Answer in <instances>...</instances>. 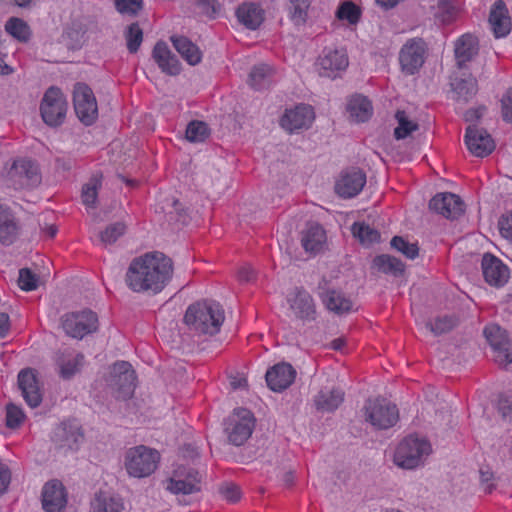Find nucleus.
Masks as SVG:
<instances>
[{
    "instance_id": "f257e3e1",
    "label": "nucleus",
    "mask_w": 512,
    "mask_h": 512,
    "mask_svg": "<svg viewBox=\"0 0 512 512\" xmlns=\"http://www.w3.org/2000/svg\"><path fill=\"white\" fill-rule=\"evenodd\" d=\"M173 271L171 258L159 251L147 252L131 261L125 282L133 292L157 294L170 282Z\"/></svg>"
},
{
    "instance_id": "f03ea898",
    "label": "nucleus",
    "mask_w": 512,
    "mask_h": 512,
    "mask_svg": "<svg viewBox=\"0 0 512 512\" xmlns=\"http://www.w3.org/2000/svg\"><path fill=\"white\" fill-rule=\"evenodd\" d=\"M225 320L222 306L215 301H201L190 305L184 315L189 330L198 335H215Z\"/></svg>"
},
{
    "instance_id": "7ed1b4c3",
    "label": "nucleus",
    "mask_w": 512,
    "mask_h": 512,
    "mask_svg": "<svg viewBox=\"0 0 512 512\" xmlns=\"http://www.w3.org/2000/svg\"><path fill=\"white\" fill-rule=\"evenodd\" d=\"M430 452L431 446L427 440L410 435L398 444L393 462L402 469H415L424 463Z\"/></svg>"
},
{
    "instance_id": "20e7f679",
    "label": "nucleus",
    "mask_w": 512,
    "mask_h": 512,
    "mask_svg": "<svg viewBox=\"0 0 512 512\" xmlns=\"http://www.w3.org/2000/svg\"><path fill=\"white\" fill-rule=\"evenodd\" d=\"M159 461V452L144 445L129 448L125 454L127 473L136 478L150 476L157 469Z\"/></svg>"
},
{
    "instance_id": "39448f33",
    "label": "nucleus",
    "mask_w": 512,
    "mask_h": 512,
    "mask_svg": "<svg viewBox=\"0 0 512 512\" xmlns=\"http://www.w3.org/2000/svg\"><path fill=\"white\" fill-rule=\"evenodd\" d=\"M363 414L365 421L377 430L389 429L399 420L397 406L384 398L366 400Z\"/></svg>"
},
{
    "instance_id": "423d86ee",
    "label": "nucleus",
    "mask_w": 512,
    "mask_h": 512,
    "mask_svg": "<svg viewBox=\"0 0 512 512\" xmlns=\"http://www.w3.org/2000/svg\"><path fill=\"white\" fill-rule=\"evenodd\" d=\"M68 109L62 91L55 86L46 90L40 103L41 117L48 126L57 127L64 123Z\"/></svg>"
},
{
    "instance_id": "0eeeda50",
    "label": "nucleus",
    "mask_w": 512,
    "mask_h": 512,
    "mask_svg": "<svg viewBox=\"0 0 512 512\" xmlns=\"http://www.w3.org/2000/svg\"><path fill=\"white\" fill-rule=\"evenodd\" d=\"M255 426L253 414L247 409H238L228 418L225 433L229 443L243 445L252 435Z\"/></svg>"
},
{
    "instance_id": "6e6552de",
    "label": "nucleus",
    "mask_w": 512,
    "mask_h": 512,
    "mask_svg": "<svg viewBox=\"0 0 512 512\" xmlns=\"http://www.w3.org/2000/svg\"><path fill=\"white\" fill-rule=\"evenodd\" d=\"M6 176L7 182L15 189L31 188L41 182L38 166L29 159L14 160Z\"/></svg>"
},
{
    "instance_id": "1a4fd4ad",
    "label": "nucleus",
    "mask_w": 512,
    "mask_h": 512,
    "mask_svg": "<svg viewBox=\"0 0 512 512\" xmlns=\"http://www.w3.org/2000/svg\"><path fill=\"white\" fill-rule=\"evenodd\" d=\"M427 44L420 38L408 39L399 51L401 70L406 75H414L425 63Z\"/></svg>"
},
{
    "instance_id": "9d476101",
    "label": "nucleus",
    "mask_w": 512,
    "mask_h": 512,
    "mask_svg": "<svg viewBox=\"0 0 512 512\" xmlns=\"http://www.w3.org/2000/svg\"><path fill=\"white\" fill-rule=\"evenodd\" d=\"M62 327L68 336L82 339L98 329V317L91 310L68 313L62 317Z\"/></svg>"
},
{
    "instance_id": "9b49d317",
    "label": "nucleus",
    "mask_w": 512,
    "mask_h": 512,
    "mask_svg": "<svg viewBox=\"0 0 512 512\" xmlns=\"http://www.w3.org/2000/svg\"><path fill=\"white\" fill-rule=\"evenodd\" d=\"M74 110L79 120L89 126L98 117L96 98L91 88L84 83H76L73 90Z\"/></svg>"
},
{
    "instance_id": "f8f14e48",
    "label": "nucleus",
    "mask_w": 512,
    "mask_h": 512,
    "mask_svg": "<svg viewBox=\"0 0 512 512\" xmlns=\"http://www.w3.org/2000/svg\"><path fill=\"white\" fill-rule=\"evenodd\" d=\"M483 333L493 350L494 361L501 367L511 364L512 341L508 338L507 332L499 325L491 324L485 327Z\"/></svg>"
},
{
    "instance_id": "ddd939ff",
    "label": "nucleus",
    "mask_w": 512,
    "mask_h": 512,
    "mask_svg": "<svg viewBox=\"0 0 512 512\" xmlns=\"http://www.w3.org/2000/svg\"><path fill=\"white\" fill-rule=\"evenodd\" d=\"M110 386L119 399L130 398L135 389V372L128 362L121 361L113 365L111 370Z\"/></svg>"
},
{
    "instance_id": "4468645a",
    "label": "nucleus",
    "mask_w": 512,
    "mask_h": 512,
    "mask_svg": "<svg viewBox=\"0 0 512 512\" xmlns=\"http://www.w3.org/2000/svg\"><path fill=\"white\" fill-rule=\"evenodd\" d=\"M84 440L81 427L76 422H63L58 425L52 435L56 448L64 452L77 451Z\"/></svg>"
},
{
    "instance_id": "2eb2a0df",
    "label": "nucleus",
    "mask_w": 512,
    "mask_h": 512,
    "mask_svg": "<svg viewBox=\"0 0 512 512\" xmlns=\"http://www.w3.org/2000/svg\"><path fill=\"white\" fill-rule=\"evenodd\" d=\"M465 143L468 150L476 157H485L495 149L491 135L477 125H469L466 129Z\"/></svg>"
},
{
    "instance_id": "dca6fc26",
    "label": "nucleus",
    "mask_w": 512,
    "mask_h": 512,
    "mask_svg": "<svg viewBox=\"0 0 512 512\" xmlns=\"http://www.w3.org/2000/svg\"><path fill=\"white\" fill-rule=\"evenodd\" d=\"M429 208L447 219H456L464 213V202L453 193L436 194L429 202Z\"/></svg>"
},
{
    "instance_id": "f3484780",
    "label": "nucleus",
    "mask_w": 512,
    "mask_h": 512,
    "mask_svg": "<svg viewBox=\"0 0 512 512\" xmlns=\"http://www.w3.org/2000/svg\"><path fill=\"white\" fill-rule=\"evenodd\" d=\"M366 184L365 173L357 168L343 171L335 184L336 193L342 198L358 195Z\"/></svg>"
},
{
    "instance_id": "a211bd4d",
    "label": "nucleus",
    "mask_w": 512,
    "mask_h": 512,
    "mask_svg": "<svg viewBox=\"0 0 512 512\" xmlns=\"http://www.w3.org/2000/svg\"><path fill=\"white\" fill-rule=\"evenodd\" d=\"M314 117V111L310 105L300 104L295 108L287 109L281 118L280 124L285 130L292 133L309 128Z\"/></svg>"
},
{
    "instance_id": "6ab92c4d",
    "label": "nucleus",
    "mask_w": 512,
    "mask_h": 512,
    "mask_svg": "<svg viewBox=\"0 0 512 512\" xmlns=\"http://www.w3.org/2000/svg\"><path fill=\"white\" fill-rule=\"evenodd\" d=\"M288 303L297 319L303 322L316 319L317 311L314 299L304 288H295L293 296L288 298Z\"/></svg>"
},
{
    "instance_id": "aec40b11",
    "label": "nucleus",
    "mask_w": 512,
    "mask_h": 512,
    "mask_svg": "<svg viewBox=\"0 0 512 512\" xmlns=\"http://www.w3.org/2000/svg\"><path fill=\"white\" fill-rule=\"evenodd\" d=\"M18 386L28 406L36 408L41 404L42 391L33 369L27 368L19 372Z\"/></svg>"
},
{
    "instance_id": "412c9836",
    "label": "nucleus",
    "mask_w": 512,
    "mask_h": 512,
    "mask_svg": "<svg viewBox=\"0 0 512 512\" xmlns=\"http://www.w3.org/2000/svg\"><path fill=\"white\" fill-rule=\"evenodd\" d=\"M482 272L485 281L491 286L502 287L509 279L508 267L496 256L486 253L482 258Z\"/></svg>"
},
{
    "instance_id": "4be33fe9",
    "label": "nucleus",
    "mask_w": 512,
    "mask_h": 512,
    "mask_svg": "<svg viewBox=\"0 0 512 512\" xmlns=\"http://www.w3.org/2000/svg\"><path fill=\"white\" fill-rule=\"evenodd\" d=\"M67 504V494L58 480L47 482L42 490V506L46 512H62Z\"/></svg>"
},
{
    "instance_id": "5701e85b",
    "label": "nucleus",
    "mask_w": 512,
    "mask_h": 512,
    "mask_svg": "<svg viewBox=\"0 0 512 512\" xmlns=\"http://www.w3.org/2000/svg\"><path fill=\"white\" fill-rule=\"evenodd\" d=\"M296 371L289 363H278L267 370L265 378L268 387L276 392L287 389L295 380Z\"/></svg>"
},
{
    "instance_id": "b1692460",
    "label": "nucleus",
    "mask_w": 512,
    "mask_h": 512,
    "mask_svg": "<svg viewBox=\"0 0 512 512\" xmlns=\"http://www.w3.org/2000/svg\"><path fill=\"white\" fill-rule=\"evenodd\" d=\"M85 357L82 353L72 349L58 351L55 356V362L59 370V375L63 379H70L78 373L84 365Z\"/></svg>"
},
{
    "instance_id": "393cba45",
    "label": "nucleus",
    "mask_w": 512,
    "mask_h": 512,
    "mask_svg": "<svg viewBox=\"0 0 512 512\" xmlns=\"http://www.w3.org/2000/svg\"><path fill=\"white\" fill-rule=\"evenodd\" d=\"M489 23L496 38L507 36L511 31V18L503 0H497L490 10Z\"/></svg>"
},
{
    "instance_id": "a878e982",
    "label": "nucleus",
    "mask_w": 512,
    "mask_h": 512,
    "mask_svg": "<svg viewBox=\"0 0 512 512\" xmlns=\"http://www.w3.org/2000/svg\"><path fill=\"white\" fill-rule=\"evenodd\" d=\"M152 57L163 73L170 76H176L180 73L181 64L165 42L156 43Z\"/></svg>"
},
{
    "instance_id": "bb28decb",
    "label": "nucleus",
    "mask_w": 512,
    "mask_h": 512,
    "mask_svg": "<svg viewBox=\"0 0 512 512\" xmlns=\"http://www.w3.org/2000/svg\"><path fill=\"white\" fill-rule=\"evenodd\" d=\"M320 75L335 77L334 72L345 70L348 66V57L342 50L326 49L319 59Z\"/></svg>"
},
{
    "instance_id": "cd10ccee",
    "label": "nucleus",
    "mask_w": 512,
    "mask_h": 512,
    "mask_svg": "<svg viewBox=\"0 0 512 512\" xmlns=\"http://www.w3.org/2000/svg\"><path fill=\"white\" fill-rule=\"evenodd\" d=\"M326 234L317 223L310 224L302 232L301 243L304 250L311 254L320 252L325 244Z\"/></svg>"
},
{
    "instance_id": "c85d7f7f",
    "label": "nucleus",
    "mask_w": 512,
    "mask_h": 512,
    "mask_svg": "<svg viewBox=\"0 0 512 512\" xmlns=\"http://www.w3.org/2000/svg\"><path fill=\"white\" fill-rule=\"evenodd\" d=\"M319 297L325 307L336 314L340 315L352 310L353 303L351 299L346 297L341 291L329 289L319 293Z\"/></svg>"
},
{
    "instance_id": "c756f323",
    "label": "nucleus",
    "mask_w": 512,
    "mask_h": 512,
    "mask_svg": "<svg viewBox=\"0 0 512 512\" xmlns=\"http://www.w3.org/2000/svg\"><path fill=\"white\" fill-rule=\"evenodd\" d=\"M478 53L477 38L471 34L461 36L455 43V58L459 68L469 62Z\"/></svg>"
},
{
    "instance_id": "7c9ffc66",
    "label": "nucleus",
    "mask_w": 512,
    "mask_h": 512,
    "mask_svg": "<svg viewBox=\"0 0 512 512\" xmlns=\"http://www.w3.org/2000/svg\"><path fill=\"white\" fill-rule=\"evenodd\" d=\"M344 401V392L339 388L322 389L314 398L317 410L322 412L335 411Z\"/></svg>"
},
{
    "instance_id": "2f4dec72",
    "label": "nucleus",
    "mask_w": 512,
    "mask_h": 512,
    "mask_svg": "<svg viewBox=\"0 0 512 512\" xmlns=\"http://www.w3.org/2000/svg\"><path fill=\"white\" fill-rule=\"evenodd\" d=\"M238 21L250 30L257 29L264 20L263 10L255 3H244L236 10Z\"/></svg>"
},
{
    "instance_id": "473e14b6",
    "label": "nucleus",
    "mask_w": 512,
    "mask_h": 512,
    "mask_svg": "<svg viewBox=\"0 0 512 512\" xmlns=\"http://www.w3.org/2000/svg\"><path fill=\"white\" fill-rule=\"evenodd\" d=\"M201 477L194 469H189L184 479H170L167 489L175 494H192L200 491Z\"/></svg>"
},
{
    "instance_id": "72a5a7b5",
    "label": "nucleus",
    "mask_w": 512,
    "mask_h": 512,
    "mask_svg": "<svg viewBox=\"0 0 512 512\" xmlns=\"http://www.w3.org/2000/svg\"><path fill=\"white\" fill-rule=\"evenodd\" d=\"M124 509L122 498L107 492L96 493L91 502L92 512H123Z\"/></svg>"
},
{
    "instance_id": "f704fd0d",
    "label": "nucleus",
    "mask_w": 512,
    "mask_h": 512,
    "mask_svg": "<svg viewBox=\"0 0 512 512\" xmlns=\"http://www.w3.org/2000/svg\"><path fill=\"white\" fill-rule=\"evenodd\" d=\"M171 42L178 53L190 64L196 65L202 59V53L190 39L185 36H171Z\"/></svg>"
},
{
    "instance_id": "c9c22d12",
    "label": "nucleus",
    "mask_w": 512,
    "mask_h": 512,
    "mask_svg": "<svg viewBox=\"0 0 512 512\" xmlns=\"http://www.w3.org/2000/svg\"><path fill=\"white\" fill-rule=\"evenodd\" d=\"M275 69L265 63L255 65L249 74V84L255 90L268 88L274 81Z\"/></svg>"
},
{
    "instance_id": "e433bc0d",
    "label": "nucleus",
    "mask_w": 512,
    "mask_h": 512,
    "mask_svg": "<svg viewBox=\"0 0 512 512\" xmlns=\"http://www.w3.org/2000/svg\"><path fill=\"white\" fill-rule=\"evenodd\" d=\"M347 111L354 121L365 122L372 115V105L366 97L355 96L349 101Z\"/></svg>"
},
{
    "instance_id": "4c0bfd02",
    "label": "nucleus",
    "mask_w": 512,
    "mask_h": 512,
    "mask_svg": "<svg viewBox=\"0 0 512 512\" xmlns=\"http://www.w3.org/2000/svg\"><path fill=\"white\" fill-rule=\"evenodd\" d=\"M17 225L8 208L0 205V242L11 244L17 235Z\"/></svg>"
},
{
    "instance_id": "58836bf2",
    "label": "nucleus",
    "mask_w": 512,
    "mask_h": 512,
    "mask_svg": "<svg viewBox=\"0 0 512 512\" xmlns=\"http://www.w3.org/2000/svg\"><path fill=\"white\" fill-rule=\"evenodd\" d=\"M452 89L457 95V100L469 101L478 91L477 80L468 75L465 78H455L451 83Z\"/></svg>"
},
{
    "instance_id": "ea45409f",
    "label": "nucleus",
    "mask_w": 512,
    "mask_h": 512,
    "mask_svg": "<svg viewBox=\"0 0 512 512\" xmlns=\"http://www.w3.org/2000/svg\"><path fill=\"white\" fill-rule=\"evenodd\" d=\"M311 0H288V17L296 26L304 25L308 18Z\"/></svg>"
},
{
    "instance_id": "a19ab883",
    "label": "nucleus",
    "mask_w": 512,
    "mask_h": 512,
    "mask_svg": "<svg viewBox=\"0 0 512 512\" xmlns=\"http://www.w3.org/2000/svg\"><path fill=\"white\" fill-rule=\"evenodd\" d=\"M102 186V174L92 175L89 181L83 185L81 198L84 205L95 208L97 202L98 190Z\"/></svg>"
},
{
    "instance_id": "79ce46f5",
    "label": "nucleus",
    "mask_w": 512,
    "mask_h": 512,
    "mask_svg": "<svg viewBox=\"0 0 512 512\" xmlns=\"http://www.w3.org/2000/svg\"><path fill=\"white\" fill-rule=\"evenodd\" d=\"M5 31L19 42L26 43L31 37L29 25L21 18L11 17L5 24Z\"/></svg>"
},
{
    "instance_id": "37998d69",
    "label": "nucleus",
    "mask_w": 512,
    "mask_h": 512,
    "mask_svg": "<svg viewBox=\"0 0 512 512\" xmlns=\"http://www.w3.org/2000/svg\"><path fill=\"white\" fill-rule=\"evenodd\" d=\"M377 269L385 274L399 276L404 271V264L396 257L390 255H379L373 261Z\"/></svg>"
},
{
    "instance_id": "c03bdc74",
    "label": "nucleus",
    "mask_w": 512,
    "mask_h": 512,
    "mask_svg": "<svg viewBox=\"0 0 512 512\" xmlns=\"http://www.w3.org/2000/svg\"><path fill=\"white\" fill-rule=\"evenodd\" d=\"M352 233L364 245H371L380 239V233L365 223H354Z\"/></svg>"
},
{
    "instance_id": "a18cd8bd",
    "label": "nucleus",
    "mask_w": 512,
    "mask_h": 512,
    "mask_svg": "<svg viewBox=\"0 0 512 512\" xmlns=\"http://www.w3.org/2000/svg\"><path fill=\"white\" fill-rule=\"evenodd\" d=\"M210 135V129L205 122L192 121L186 128V138L190 142H203Z\"/></svg>"
},
{
    "instance_id": "49530a36",
    "label": "nucleus",
    "mask_w": 512,
    "mask_h": 512,
    "mask_svg": "<svg viewBox=\"0 0 512 512\" xmlns=\"http://www.w3.org/2000/svg\"><path fill=\"white\" fill-rule=\"evenodd\" d=\"M456 325L457 319L454 316L444 315L427 322L426 327L429 328L434 335L438 336L451 331Z\"/></svg>"
},
{
    "instance_id": "de8ad7c7",
    "label": "nucleus",
    "mask_w": 512,
    "mask_h": 512,
    "mask_svg": "<svg viewBox=\"0 0 512 512\" xmlns=\"http://www.w3.org/2000/svg\"><path fill=\"white\" fill-rule=\"evenodd\" d=\"M395 117L398 121V126L394 130L396 139H404L418 129V124L410 121L404 111H397Z\"/></svg>"
},
{
    "instance_id": "09e8293b",
    "label": "nucleus",
    "mask_w": 512,
    "mask_h": 512,
    "mask_svg": "<svg viewBox=\"0 0 512 512\" xmlns=\"http://www.w3.org/2000/svg\"><path fill=\"white\" fill-rule=\"evenodd\" d=\"M127 49L130 53H136L143 41V31L138 23H132L125 31Z\"/></svg>"
},
{
    "instance_id": "8fccbe9b",
    "label": "nucleus",
    "mask_w": 512,
    "mask_h": 512,
    "mask_svg": "<svg viewBox=\"0 0 512 512\" xmlns=\"http://www.w3.org/2000/svg\"><path fill=\"white\" fill-rule=\"evenodd\" d=\"M126 231V226L122 222H116L108 225L104 231L100 233V240L105 245L115 243Z\"/></svg>"
},
{
    "instance_id": "3c124183",
    "label": "nucleus",
    "mask_w": 512,
    "mask_h": 512,
    "mask_svg": "<svg viewBox=\"0 0 512 512\" xmlns=\"http://www.w3.org/2000/svg\"><path fill=\"white\" fill-rule=\"evenodd\" d=\"M391 246L409 259H415L418 256L419 248L417 244L409 243L401 236H394L391 240Z\"/></svg>"
},
{
    "instance_id": "603ef678",
    "label": "nucleus",
    "mask_w": 512,
    "mask_h": 512,
    "mask_svg": "<svg viewBox=\"0 0 512 512\" xmlns=\"http://www.w3.org/2000/svg\"><path fill=\"white\" fill-rule=\"evenodd\" d=\"M337 17L342 20H347L350 24H355L359 21L360 10L352 2H344L337 10Z\"/></svg>"
},
{
    "instance_id": "864d4df0",
    "label": "nucleus",
    "mask_w": 512,
    "mask_h": 512,
    "mask_svg": "<svg viewBox=\"0 0 512 512\" xmlns=\"http://www.w3.org/2000/svg\"><path fill=\"white\" fill-rule=\"evenodd\" d=\"M39 277L28 268L19 270L18 284L24 291H32L37 289Z\"/></svg>"
},
{
    "instance_id": "5fc2aeb1",
    "label": "nucleus",
    "mask_w": 512,
    "mask_h": 512,
    "mask_svg": "<svg viewBox=\"0 0 512 512\" xmlns=\"http://www.w3.org/2000/svg\"><path fill=\"white\" fill-rule=\"evenodd\" d=\"M25 419L22 409L15 404L6 406V426L11 429L18 428Z\"/></svg>"
},
{
    "instance_id": "6e6d98bb",
    "label": "nucleus",
    "mask_w": 512,
    "mask_h": 512,
    "mask_svg": "<svg viewBox=\"0 0 512 512\" xmlns=\"http://www.w3.org/2000/svg\"><path fill=\"white\" fill-rule=\"evenodd\" d=\"M117 11L121 14L136 16L142 9V0H114Z\"/></svg>"
},
{
    "instance_id": "4d7b16f0",
    "label": "nucleus",
    "mask_w": 512,
    "mask_h": 512,
    "mask_svg": "<svg viewBox=\"0 0 512 512\" xmlns=\"http://www.w3.org/2000/svg\"><path fill=\"white\" fill-rule=\"evenodd\" d=\"M501 104L503 119L506 122L512 123V87L503 95Z\"/></svg>"
},
{
    "instance_id": "13d9d810",
    "label": "nucleus",
    "mask_w": 512,
    "mask_h": 512,
    "mask_svg": "<svg viewBox=\"0 0 512 512\" xmlns=\"http://www.w3.org/2000/svg\"><path fill=\"white\" fill-rule=\"evenodd\" d=\"M498 225L501 235L512 242V211L502 216Z\"/></svg>"
},
{
    "instance_id": "bf43d9fd",
    "label": "nucleus",
    "mask_w": 512,
    "mask_h": 512,
    "mask_svg": "<svg viewBox=\"0 0 512 512\" xmlns=\"http://www.w3.org/2000/svg\"><path fill=\"white\" fill-rule=\"evenodd\" d=\"M480 481L485 493L490 494L494 490V474L490 469L480 470Z\"/></svg>"
},
{
    "instance_id": "052dcab7",
    "label": "nucleus",
    "mask_w": 512,
    "mask_h": 512,
    "mask_svg": "<svg viewBox=\"0 0 512 512\" xmlns=\"http://www.w3.org/2000/svg\"><path fill=\"white\" fill-rule=\"evenodd\" d=\"M198 4L202 11L210 17H215L221 10L217 0H198Z\"/></svg>"
},
{
    "instance_id": "680f3d73",
    "label": "nucleus",
    "mask_w": 512,
    "mask_h": 512,
    "mask_svg": "<svg viewBox=\"0 0 512 512\" xmlns=\"http://www.w3.org/2000/svg\"><path fill=\"white\" fill-rule=\"evenodd\" d=\"M220 491L223 497L232 503L237 502L241 497L239 487L234 484H227Z\"/></svg>"
},
{
    "instance_id": "e2e57ef3",
    "label": "nucleus",
    "mask_w": 512,
    "mask_h": 512,
    "mask_svg": "<svg viewBox=\"0 0 512 512\" xmlns=\"http://www.w3.org/2000/svg\"><path fill=\"white\" fill-rule=\"evenodd\" d=\"M11 473L8 467L4 464H0V495L3 494L10 483Z\"/></svg>"
},
{
    "instance_id": "0e129e2a",
    "label": "nucleus",
    "mask_w": 512,
    "mask_h": 512,
    "mask_svg": "<svg viewBox=\"0 0 512 512\" xmlns=\"http://www.w3.org/2000/svg\"><path fill=\"white\" fill-rule=\"evenodd\" d=\"M237 277L240 282L248 283L254 279L255 273L250 266L245 265L238 270Z\"/></svg>"
},
{
    "instance_id": "69168bd1",
    "label": "nucleus",
    "mask_w": 512,
    "mask_h": 512,
    "mask_svg": "<svg viewBox=\"0 0 512 512\" xmlns=\"http://www.w3.org/2000/svg\"><path fill=\"white\" fill-rule=\"evenodd\" d=\"M498 410L504 418L512 415V401L507 397H501L498 402Z\"/></svg>"
},
{
    "instance_id": "338daca9",
    "label": "nucleus",
    "mask_w": 512,
    "mask_h": 512,
    "mask_svg": "<svg viewBox=\"0 0 512 512\" xmlns=\"http://www.w3.org/2000/svg\"><path fill=\"white\" fill-rule=\"evenodd\" d=\"M484 111V107L468 109L464 114V119L466 122L477 121L483 116Z\"/></svg>"
},
{
    "instance_id": "774afa93",
    "label": "nucleus",
    "mask_w": 512,
    "mask_h": 512,
    "mask_svg": "<svg viewBox=\"0 0 512 512\" xmlns=\"http://www.w3.org/2000/svg\"><path fill=\"white\" fill-rule=\"evenodd\" d=\"M73 166V160L70 158H57L56 169L58 171L66 172L69 171Z\"/></svg>"
}]
</instances>
